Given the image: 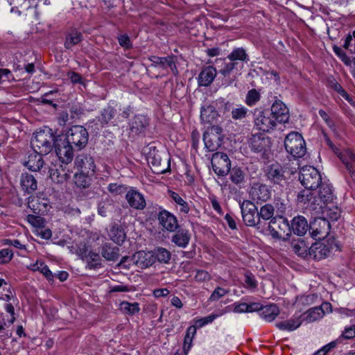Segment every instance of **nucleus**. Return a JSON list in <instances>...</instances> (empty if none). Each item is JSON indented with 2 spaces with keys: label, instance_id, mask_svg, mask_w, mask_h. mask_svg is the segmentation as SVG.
I'll use <instances>...</instances> for the list:
<instances>
[{
  "label": "nucleus",
  "instance_id": "f257e3e1",
  "mask_svg": "<svg viewBox=\"0 0 355 355\" xmlns=\"http://www.w3.org/2000/svg\"><path fill=\"white\" fill-rule=\"evenodd\" d=\"M55 139L51 129L41 130L34 133L31 147L35 153L47 155L52 150Z\"/></svg>",
  "mask_w": 355,
  "mask_h": 355
},
{
  "label": "nucleus",
  "instance_id": "f03ea898",
  "mask_svg": "<svg viewBox=\"0 0 355 355\" xmlns=\"http://www.w3.org/2000/svg\"><path fill=\"white\" fill-rule=\"evenodd\" d=\"M144 150L146 153L148 163L154 173L163 174L168 170L170 164L166 162V157L164 161L162 160V154L166 157V154L159 151L155 143L149 144Z\"/></svg>",
  "mask_w": 355,
  "mask_h": 355
},
{
  "label": "nucleus",
  "instance_id": "7ed1b4c3",
  "mask_svg": "<svg viewBox=\"0 0 355 355\" xmlns=\"http://www.w3.org/2000/svg\"><path fill=\"white\" fill-rule=\"evenodd\" d=\"M284 147L288 153L296 158L302 157L306 153L305 141L297 132H291L286 135Z\"/></svg>",
  "mask_w": 355,
  "mask_h": 355
},
{
  "label": "nucleus",
  "instance_id": "20e7f679",
  "mask_svg": "<svg viewBox=\"0 0 355 355\" xmlns=\"http://www.w3.org/2000/svg\"><path fill=\"white\" fill-rule=\"evenodd\" d=\"M62 136L77 150L84 148L89 139L87 130L82 125L72 126L66 135Z\"/></svg>",
  "mask_w": 355,
  "mask_h": 355
},
{
  "label": "nucleus",
  "instance_id": "39448f33",
  "mask_svg": "<svg viewBox=\"0 0 355 355\" xmlns=\"http://www.w3.org/2000/svg\"><path fill=\"white\" fill-rule=\"evenodd\" d=\"M299 180L306 189H315L321 184L322 177L315 167L305 166L300 171Z\"/></svg>",
  "mask_w": 355,
  "mask_h": 355
},
{
  "label": "nucleus",
  "instance_id": "423d86ee",
  "mask_svg": "<svg viewBox=\"0 0 355 355\" xmlns=\"http://www.w3.org/2000/svg\"><path fill=\"white\" fill-rule=\"evenodd\" d=\"M53 147L58 158L62 164H68L71 162L75 149L62 135L56 137Z\"/></svg>",
  "mask_w": 355,
  "mask_h": 355
},
{
  "label": "nucleus",
  "instance_id": "0eeeda50",
  "mask_svg": "<svg viewBox=\"0 0 355 355\" xmlns=\"http://www.w3.org/2000/svg\"><path fill=\"white\" fill-rule=\"evenodd\" d=\"M255 126L263 132H269L273 130L277 122L272 116L270 110H263L261 108H256L253 113Z\"/></svg>",
  "mask_w": 355,
  "mask_h": 355
},
{
  "label": "nucleus",
  "instance_id": "6e6552de",
  "mask_svg": "<svg viewBox=\"0 0 355 355\" xmlns=\"http://www.w3.org/2000/svg\"><path fill=\"white\" fill-rule=\"evenodd\" d=\"M333 250H339L338 245L334 241L315 242L310 246L309 257L320 260L327 257Z\"/></svg>",
  "mask_w": 355,
  "mask_h": 355
},
{
  "label": "nucleus",
  "instance_id": "1a4fd4ad",
  "mask_svg": "<svg viewBox=\"0 0 355 355\" xmlns=\"http://www.w3.org/2000/svg\"><path fill=\"white\" fill-rule=\"evenodd\" d=\"M223 129L219 125H212L209 131L203 135V140L206 148L209 151H214L221 145L223 140Z\"/></svg>",
  "mask_w": 355,
  "mask_h": 355
},
{
  "label": "nucleus",
  "instance_id": "9d476101",
  "mask_svg": "<svg viewBox=\"0 0 355 355\" xmlns=\"http://www.w3.org/2000/svg\"><path fill=\"white\" fill-rule=\"evenodd\" d=\"M242 217L245 224L250 227L259 225L257 207L250 200H244L240 204Z\"/></svg>",
  "mask_w": 355,
  "mask_h": 355
},
{
  "label": "nucleus",
  "instance_id": "9b49d317",
  "mask_svg": "<svg viewBox=\"0 0 355 355\" xmlns=\"http://www.w3.org/2000/svg\"><path fill=\"white\" fill-rule=\"evenodd\" d=\"M211 162L214 173L218 176H225L230 172L231 162L227 154L221 152L215 153L212 155Z\"/></svg>",
  "mask_w": 355,
  "mask_h": 355
},
{
  "label": "nucleus",
  "instance_id": "f8f14e48",
  "mask_svg": "<svg viewBox=\"0 0 355 355\" xmlns=\"http://www.w3.org/2000/svg\"><path fill=\"white\" fill-rule=\"evenodd\" d=\"M268 230L271 236L275 239H282L291 227L287 219L284 217H274L268 223Z\"/></svg>",
  "mask_w": 355,
  "mask_h": 355
},
{
  "label": "nucleus",
  "instance_id": "ddd939ff",
  "mask_svg": "<svg viewBox=\"0 0 355 355\" xmlns=\"http://www.w3.org/2000/svg\"><path fill=\"white\" fill-rule=\"evenodd\" d=\"M248 142L250 148L254 153L265 154L270 150V139L263 134L252 135Z\"/></svg>",
  "mask_w": 355,
  "mask_h": 355
},
{
  "label": "nucleus",
  "instance_id": "4468645a",
  "mask_svg": "<svg viewBox=\"0 0 355 355\" xmlns=\"http://www.w3.org/2000/svg\"><path fill=\"white\" fill-rule=\"evenodd\" d=\"M5 310L10 314V318L5 322L3 318H0V338L2 339H8L12 336V330L11 325L16 320L15 316V309L12 304L7 303L4 306Z\"/></svg>",
  "mask_w": 355,
  "mask_h": 355
},
{
  "label": "nucleus",
  "instance_id": "2eb2a0df",
  "mask_svg": "<svg viewBox=\"0 0 355 355\" xmlns=\"http://www.w3.org/2000/svg\"><path fill=\"white\" fill-rule=\"evenodd\" d=\"M250 194L253 201L262 203L270 198L271 191L267 185L258 182L253 184Z\"/></svg>",
  "mask_w": 355,
  "mask_h": 355
},
{
  "label": "nucleus",
  "instance_id": "dca6fc26",
  "mask_svg": "<svg viewBox=\"0 0 355 355\" xmlns=\"http://www.w3.org/2000/svg\"><path fill=\"white\" fill-rule=\"evenodd\" d=\"M309 230L312 237L318 239L326 236L330 230L329 221L323 218H315L309 225Z\"/></svg>",
  "mask_w": 355,
  "mask_h": 355
},
{
  "label": "nucleus",
  "instance_id": "f3484780",
  "mask_svg": "<svg viewBox=\"0 0 355 355\" xmlns=\"http://www.w3.org/2000/svg\"><path fill=\"white\" fill-rule=\"evenodd\" d=\"M285 171L279 164H273L268 167L266 176L275 184L283 186L286 182Z\"/></svg>",
  "mask_w": 355,
  "mask_h": 355
},
{
  "label": "nucleus",
  "instance_id": "a211bd4d",
  "mask_svg": "<svg viewBox=\"0 0 355 355\" xmlns=\"http://www.w3.org/2000/svg\"><path fill=\"white\" fill-rule=\"evenodd\" d=\"M131 260L138 268L144 269L152 266L155 261V258L153 251H139L134 254Z\"/></svg>",
  "mask_w": 355,
  "mask_h": 355
},
{
  "label": "nucleus",
  "instance_id": "6ab92c4d",
  "mask_svg": "<svg viewBox=\"0 0 355 355\" xmlns=\"http://www.w3.org/2000/svg\"><path fill=\"white\" fill-rule=\"evenodd\" d=\"M149 60L152 62V67H159L163 69H166L168 67L171 69L173 74L176 75L178 73L174 56L157 57L153 55L150 57Z\"/></svg>",
  "mask_w": 355,
  "mask_h": 355
},
{
  "label": "nucleus",
  "instance_id": "aec40b11",
  "mask_svg": "<svg viewBox=\"0 0 355 355\" xmlns=\"http://www.w3.org/2000/svg\"><path fill=\"white\" fill-rule=\"evenodd\" d=\"M270 112L275 119L277 123H286L289 119L288 110L286 105L279 101H276L271 106Z\"/></svg>",
  "mask_w": 355,
  "mask_h": 355
},
{
  "label": "nucleus",
  "instance_id": "412c9836",
  "mask_svg": "<svg viewBox=\"0 0 355 355\" xmlns=\"http://www.w3.org/2000/svg\"><path fill=\"white\" fill-rule=\"evenodd\" d=\"M75 164L80 172L85 173L94 174L95 171V164L94 159L87 155H79L75 161Z\"/></svg>",
  "mask_w": 355,
  "mask_h": 355
},
{
  "label": "nucleus",
  "instance_id": "4be33fe9",
  "mask_svg": "<svg viewBox=\"0 0 355 355\" xmlns=\"http://www.w3.org/2000/svg\"><path fill=\"white\" fill-rule=\"evenodd\" d=\"M218 116L214 103H205L201 107L200 119L203 123L212 124L217 121Z\"/></svg>",
  "mask_w": 355,
  "mask_h": 355
},
{
  "label": "nucleus",
  "instance_id": "5701e85b",
  "mask_svg": "<svg viewBox=\"0 0 355 355\" xmlns=\"http://www.w3.org/2000/svg\"><path fill=\"white\" fill-rule=\"evenodd\" d=\"M125 199L129 205L135 209H144L146 205L144 196L133 189H130L126 193Z\"/></svg>",
  "mask_w": 355,
  "mask_h": 355
},
{
  "label": "nucleus",
  "instance_id": "b1692460",
  "mask_svg": "<svg viewBox=\"0 0 355 355\" xmlns=\"http://www.w3.org/2000/svg\"><path fill=\"white\" fill-rule=\"evenodd\" d=\"M159 224L167 231L175 232L178 227L176 217L169 211L163 210L158 215Z\"/></svg>",
  "mask_w": 355,
  "mask_h": 355
},
{
  "label": "nucleus",
  "instance_id": "393cba45",
  "mask_svg": "<svg viewBox=\"0 0 355 355\" xmlns=\"http://www.w3.org/2000/svg\"><path fill=\"white\" fill-rule=\"evenodd\" d=\"M338 157L345 165L352 179L355 180V155L350 150L346 149L338 154Z\"/></svg>",
  "mask_w": 355,
  "mask_h": 355
},
{
  "label": "nucleus",
  "instance_id": "a878e982",
  "mask_svg": "<svg viewBox=\"0 0 355 355\" xmlns=\"http://www.w3.org/2000/svg\"><path fill=\"white\" fill-rule=\"evenodd\" d=\"M216 76V70L214 67L209 66L205 67L198 76V84L200 86L207 87L212 83Z\"/></svg>",
  "mask_w": 355,
  "mask_h": 355
},
{
  "label": "nucleus",
  "instance_id": "bb28decb",
  "mask_svg": "<svg viewBox=\"0 0 355 355\" xmlns=\"http://www.w3.org/2000/svg\"><path fill=\"white\" fill-rule=\"evenodd\" d=\"M291 228L294 234L298 236H303L309 230V225L304 216H298L292 220Z\"/></svg>",
  "mask_w": 355,
  "mask_h": 355
},
{
  "label": "nucleus",
  "instance_id": "cd10ccee",
  "mask_svg": "<svg viewBox=\"0 0 355 355\" xmlns=\"http://www.w3.org/2000/svg\"><path fill=\"white\" fill-rule=\"evenodd\" d=\"M20 184L22 189L27 193H33L37 188V183L35 177L27 173L21 174Z\"/></svg>",
  "mask_w": 355,
  "mask_h": 355
},
{
  "label": "nucleus",
  "instance_id": "c85d7f7f",
  "mask_svg": "<svg viewBox=\"0 0 355 355\" xmlns=\"http://www.w3.org/2000/svg\"><path fill=\"white\" fill-rule=\"evenodd\" d=\"M191 235L188 230L180 229L178 230L172 236L171 241L177 246L185 248L190 241Z\"/></svg>",
  "mask_w": 355,
  "mask_h": 355
},
{
  "label": "nucleus",
  "instance_id": "c756f323",
  "mask_svg": "<svg viewBox=\"0 0 355 355\" xmlns=\"http://www.w3.org/2000/svg\"><path fill=\"white\" fill-rule=\"evenodd\" d=\"M148 124V121L145 116L137 115L130 123L131 132L135 135L143 133Z\"/></svg>",
  "mask_w": 355,
  "mask_h": 355
},
{
  "label": "nucleus",
  "instance_id": "7c9ffc66",
  "mask_svg": "<svg viewBox=\"0 0 355 355\" xmlns=\"http://www.w3.org/2000/svg\"><path fill=\"white\" fill-rule=\"evenodd\" d=\"M42 155L43 154L35 153V151L30 154L28 157V160L25 163L26 166L33 171L40 170L44 164V161L42 157Z\"/></svg>",
  "mask_w": 355,
  "mask_h": 355
},
{
  "label": "nucleus",
  "instance_id": "2f4dec72",
  "mask_svg": "<svg viewBox=\"0 0 355 355\" xmlns=\"http://www.w3.org/2000/svg\"><path fill=\"white\" fill-rule=\"evenodd\" d=\"M230 179L232 183L237 185L240 188L243 187L245 183L246 174L243 170H242L240 167H233L232 169L230 168Z\"/></svg>",
  "mask_w": 355,
  "mask_h": 355
},
{
  "label": "nucleus",
  "instance_id": "473e14b6",
  "mask_svg": "<svg viewBox=\"0 0 355 355\" xmlns=\"http://www.w3.org/2000/svg\"><path fill=\"white\" fill-rule=\"evenodd\" d=\"M319 186L320 187L318 191V197H317L318 202L320 204V202L324 204L331 202L334 198L331 187L325 182H321Z\"/></svg>",
  "mask_w": 355,
  "mask_h": 355
},
{
  "label": "nucleus",
  "instance_id": "72a5a7b5",
  "mask_svg": "<svg viewBox=\"0 0 355 355\" xmlns=\"http://www.w3.org/2000/svg\"><path fill=\"white\" fill-rule=\"evenodd\" d=\"M311 189H306L300 191L297 195V200L299 202L303 204H308L310 205H319L320 208L322 207V205H320L318 202V200L316 196H313V193H312Z\"/></svg>",
  "mask_w": 355,
  "mask_h": 355
},
{
  "label": "nucleus",
  "instance_id": "f704fd0d",
  "mask_svg": "<svg viewBox=\"0 0 355 355\" xmlns=\"http://www.w3.org/2000/svg\"><path fill=\"white\" fill-rule=\"evenodd\" d=\"M230 61H233L236 63L239 66H243V64H240V62H247L249 59L248 54L245 51L243 48H236L234 49L226 58Z\"/></svg>",
  "mask_w": 355,
  "mask_h": 355
},
{
  "label": "nucleus",
  "instance_id": "c9c22d12",
  "mask_svg": "<svg viewBox=\"0 0 355 355\" xmlns=\"http://www.w3.org/2000/svg\"><path fill=\"white\" fill-rule=\"evenodd\" d=\"M101 255L107 261H116L119 257V248L112 247L110 244L105 243L102 246Z\"/></svg>",
  "mask_w": 355,
  "mask_h": 355
},
{
  "label": "nucleus",
  "instance_id": "e433bc0d",
  "mask_svg": "<svg viewBox=\"0 0 355 355\" xmlns=\"http://www.w3.org/2000/svg\"><path fill=\"white\" fill-rule=\"evenodd\" d=\"M302 320L301 316L294 317L288 320L276 323V327L281 330L293 331L301 325Z\"/></svg>",
  "mask_w": 355,
  "mask_h": 355
},
{
  "label": "nucleus",
  "instance_id": "4c0bfd02",
  "mask_svg": "<svg viewBox=\"0 0 355 355\" xmlns=\"http://www.w3.org/2000/svg\"><path fill=\"white\" fill-rule=\"evenodd\" d=\"M293 250L295 253L302 257H306L310 254V246L303 239H298L292 243Z\"/></svg>",
  "mask_w": 355,
  "mask_h": 355
},
{
  "label": "nucleus",
  "instance_id": "58836bf2",
  "mask_svg": "<svg viewBox=\"0 0 355 355\" xmlns=\"http://www.w3.org/2000/svg\"><path fill=\"white\" fill-rule=\"evenodd\" d=\"M279 310L275 304H270L262 307L261 315L266 321L271 322L279 315Z\"/></svg>",
  "mask_w": 355,
  "mask_h": 355
},
{
  "label": "nucleus",
  "instance_id": "ea45409f",
  "mask_svg": "<svg viewBox=\"0 0 355 355\" xmlns=\"http://www.w3.org/2000/svg\"><path fill=\"white\" fill-rule=\"evenodd\" d=\"M324 315V311L320 306H315L310 309L304 315L303 320H306L308 323L315 322Z\"/></svg>",
  "mask_w": 355,
  "mask_h": 355
},
{
  "label": "nucleus",
  "instance_id": "a19ab883",
  "mask_svg": "<svg viewBox=\"0 0 355 355\" xmlns=\"http://www.w3.org/2000/svg\"><path fill=\"white\" fill-rule=\"evenodd\" d=\"M83 40V35L78 31H73L66 35L64 47L71 49L73 46L79 44Z\"/></svg>",
  "mask_w": 355,
  "mask_h": 355
},
{
  "label": "nucleus",
  "instance_id": "79ce46f5",
  "mask_svg": "<svg viewBox=\"0 0 355 355\" xmlns=\"http://www.w3.org/2000/svg\"><path fill=\"white\" fill-rule=\"evenodd\" d=\"M85 261L89 269H96L101 267V259L98 253L89 251Z\"/></svg>",
  "mask_w": 355,
  "mask_h": 355
},
{
  "label": "nucleus",
  "instance_id": "37998d69",
  "mask_svg": "<svg viewBox=\"0 0 355 355\" xmlns=\"http://www.w3.org/2000/svg\"><path fill=\"white\" fill-rule=\"evenodd\" d=\"M275 209L270 204H266L260 208V210H257V215L259 220V224L261 223V219L264 220H271L273 217Z\"/></svg>",
  "mask_w": 355,
  "mask_h": 355
},
{
  "label": "nucleus",
  "instance_id": "c03bdc74",
  "mask_svg": "<svg viewBox=\"0 0 355 355\" xmlns=\"http://www.w3.org/2000/svg\"><path fill=\"white\" fill-rule=\"evenodd\" d=\"M120 310L128 315H134L140 311L139 304L137 302L130 303L128 302L123 301L120 303Z\"/></svg>",
  "mask_w": 355,
  "mask_h": 355
},
{
  "label": "nucleus",
  "instance_id": "a18cd8bd",
  "mask_svg": "<svg viewBox=\"0 0 355 355\" xmlns=\"http://www.w3.org/2000/svg\"><path fill=\"white\" fill-rule=\"evenodd\" d=\"M155 260L157 259L160 263H167L169 262L171 254V252L163 248H158L153 251Z\"/></svg>",
  "mask_w": 355,
  "mask_h": 355
},
{
  "label": "nucleus",
  "instance_id": "49530a36",
  "mask_svg": "<svg viewBox=\"0 0 355 355\" xmlns=\"http://www.w3.org/2000/svg\"><path fill=\"white\" fill-rule=\"evenodd\" d=\"M111 239L117 244H121L125 239V234L123 230L118 226H113L110 231Z\"/></svg>",
  "mask_w": 355,
  "mask_h": 355
},
{
  "label": "nucleus",
  "instance_id": "de8ad7c7",
  "mask_svg": "<svg viewBox=\"0 0 355 355\" xmlns=\"http://www.w3.org/2000/svg\"><path fill=\"white\" fill-rule=\"evenodd\" d=\"M170 197L175 202V203L180 205V211L182 213L187 214L189 211V207L188 203L183 200V198L176 192L169 191Z\"/></svg>",
  "mask_w": 355,
  "mask_h": 355
},
{
  "label": "nucleus",
  "instance_id": "09e8293b",
  "mask_svg": "<svg viewBox=\"0 0 355 355\" xmlns=\"http://www.w3.org/2000/svg\"><path fill=\"white\" fill-rule=\"evenodd\" d=\"M32 270L34 271H40L42 273L47 279L52 280L53 275L49 267L42 261H37L36 263L33 265Z\"/></svg>",
  "mask_w": 355,
  "mask_h": 355
},
{
  "label": "nucleus",
  "instance_id": "8fccbe9b",
  "mask_svg": "<svg viewBox=\"0 0 355 355\" xmlns=\"http://www.w3.org/2000/svg\"><path fill=\"white\" fill-rule=\"evenodd\" d=\"M92 174H91L92 175ZM90 174L85 173L83 172H80L78 173H76L74 176L75 184L81 188L88 187L90 184V178H89Z\"/></svg>",
  "mask_w": 355,
  "mask_h": 355
},
{
  "label": "nucleus",
  "instance_id": "3c124183",
  "mask_svg": "<svg viewBox=\"0 0 355 355\" xmlns=\"http://www.w3.org/2000/svg\"><path fill=\"white\" fill-rule=\"evenodd\" d=\"M231 114L234 120H243L248 116V110L244 106L238 105L232 109Z\"/></svg>",
  "mask_w": 355,
  "mask_h": 355
},
{
  "label": "nucleus",
  "instance_id": "603ef678",
  "mask_svg": "<svg viewBox=\"0 0 355 355\" xmlns=\"http://www.w3.org/2000/svg\"><path fill=\"white\" fill-rule=\"evenodd\" d=\"M114 109L111 106H108L103 110L99 117L101 123L107 124L114 116Z\"/></svg>",
  "mask_w": 355,
  "mask_h": 355
},
{
  "label": "nucleus",
  "instance_id": "864d4df0",
  "mask_svg": "<svg viewBox=\"0 0 355 355\" xmlns=\"http://www.w3.org/2000/svg\"><path fill=\"white\" fill-rule=\"evenodd\" d=\"M239 68H243V66H239L233 61L225 62L224 66L219 70V73L223 76H229L234 70H238Z\"/></svg>",
  "mask_w": 355,
  "mask_h": 355
},
{
  "label": "nucleus",
  "instance_id": "5fc2aeb1",
  "mask_svg": "<svg viewBox=\"0 0 355 355\" xmlns=\"http://www.w3.org/2000/svg\"><path fill=\"white\" fill-rule=\"evenodd\" d=\"M223 313V311H220L218 314H211L205 318L197 320L195 322V325L197 328L202 327L205 324L211 323L216 318L222 315Z\"/></svg>",
  "mask_w": 355,
  "mask_h": 355
},
{
  "label": "nucleus",
  "instance_id": "6e6d98bb",
  "mask_svg": "<svg viewBox=\"0 0 355 355\" xmlns=\"http://www.w3.org/2000/svg\"><path fill=\"white\" fill-rule=\"evenodd\" d=\"M244 277L245 288L250 290H254L257 287V281L252 272H246L244 275Z\"/></svg>",
  "mask_w": 355,
  "mask_h": 355
},
{
  "label": "nucleus",
  "instance_id": "4d7b16f0",
  "mask_svg": "<svg viewBox=\"0 0 355 355\" xmlns=\"http://www.w3.org/2000/svg\"><path fill=\"white\" fill-rule=\"evenodd\" d=\"M260 99L259 93L254 89L250 90L246 96L245 103L249 106L255 105Z\"/></svg>",
  "mask_w": 355,
  "mask_h": 355
},
{
  "label": "nucleus",
  "instance_id": "13d9d810",
  "mask_svg": "<svg viewBox=\"0 0 355 355\" xmlns=\"http://www.w3.org/2000/svg\"><path fill=\"white\" fill-rule=\"evenodd\" d=\"M329 86L340 94L346 100L349 99V94L343 89L342 86L334 78L329 79L328 80Z\"/></svg>",
  "mask_w": 355,
  "mask_h": 355
},
{
  "label": "nucleus",
  "instance_id": "bf43d9fd",
  "mask_svg": "<svg viewBox=\"0 0 355 355\" xmlns=\"http://www.w3.org/2000/svg\"><path fill=\"white\" fill-rule=\"evenodd\" d=\"M13 257V252L10 249H3L0 250V263L4 264L8 263Z\"/></svg>",
  "mask_w": 355,
  "mask_h": 355
},
{
  "label": "nucleus",
  "instance_id": "052dcab7",
  "mask_svg": "<svg viewBox=\"0 0 355 355\" xmlns=\"http://www.w3.org/2000/svg\"><path fill=\"white\" fill-rule=\"evenodd\" d=\"M228 293V291L221 287H217L209 297L210 301H216Z\"/></svg>",
  "mask_w": 355,
  "mask_h": 355
},
{
  "label": "nucleus",
  "instance_id": "680f3d73",
  "mask_svg": "<svg viewBox=\"0 0 355 355\" xmlns=\"http://www.w3.org/2000/svg\"><path fill=\"white\" fill-rule=\"evenodd\" d=\"M334 51L345 64H347V65L351 64V62H352L351 59L346 55V53L342 50L341 48H340L338 46H334Z\"/></svg>",
  "mask_w": 355,
  "mask_h": 355
},
{
  "label": "nucleus",
  "instance_id": "e2e57ef3",
  "mask_svg": "<svg viewBox=\"0 0 355 355\" xmlns=\"http://www.w3.org/2000/svg\"><path fill=\"white\" fill-rule=\"evenodd\" d=\"M337 345L336 341H332L327 345L323 346L321 349L315 352L313 355H326L332 349Z\"/></svg>",
  "mask_w": 355,
  "mask_h": 355
},
{
  "label": "nucleus",
  "instance_id": "0e129e2a",
  "mask_svg": "<svg viewBox=\"0 0 355 355\" xmlns=\"http://www.w3.org/2000/svg\"><path fill=\"white\" fill-rule=\"evenodd\" d=\"M126 190V187L123 184H110L108 186V191L116 195L121 194Z\"/></svg>",
  "mask_w": 355,
  "mask_h": 355
},
{
  "label": "nucleus",
  "instance_id": "69168bd1",
  "mask_svg": "<svg viewBox=\"0 0 355 355\" xmlns=\"http://www.w3.org/2000/svg\"><path fill=\"white\" fill-rule=\"evenodd\" d=\"M27 220L33 226L37 227H41L43 223L42 218L32 214H28L27 216Z\"/></svg>",
  "mask_w": 355,
  "mask_h": 355
},
{
  "label": "nucleus",
  "instance_id": "338daca9",
  "mask_svg": "<svg viewBox=\"0 0 355 355\" xmlns=\"http://www.w3.org/2000/svg\"><path fill=\"white\" fill-rule=\"evenodd\" d=\"M326 215L331 220H337L340 216V211L338 207H335L334 209L328 208L326 210Z\"/></svg>",
  "mask_w": 355,
  "mask_h": 355
},
{
  "label": "nucleus",
  "instance_id": "774afa93",
  "mask_svg": "<svg viewBox=\"0 0 355 355\" xmlns=\"http://www.w3.org/2000/svg\"><path fill=\"white\" fill-rule=\"evenodd\" d=\"M353 44H354V38L352 34V35L349 34L346 37L343 46L346 50H348L351 53H353V52H355V47L354 49L352 48Z\"/></svg>",
  "mask_w": 355,
  "mask_h": 355
}]
</instances>
